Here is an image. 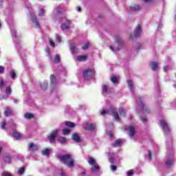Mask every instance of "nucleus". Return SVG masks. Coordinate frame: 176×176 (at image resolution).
I'll list each match as a JSON object with an SVG mask.
<instances>
[{
  "label": "nucleus",
  "instance_id": "1",
  "mask_svg": "<svg viewBox=\"0 0 176 176\" xmlns=\"http://www.w3.org/2000/svg\"><path fill=\"white\" fill-rule=\"evenodd\" d=\"M58 158L60 160V162H63L66 166H68L69 167H74V158H72V155L67 154L65 155H58Z\"/></svg>",
  "mask_w": 176,
  "mask_h": 176
},
{
  "label": "nucleus",
  "instance_id": "2",
  "mask_svg": "<svg viewBox=\"0 0 176 176\" xmlns=\"http://www.w3.org/2000/svg\"><path fill=\"white\" fill-rule=\"evenodd\" d=\"M100 115H102V116H105V115H112L116 120H120V118H119V114L118 113V111H116V109L115 108H111L109 110L103 109L100 111Z\"/></svg>",
  "mask_w": 176,
  "mask_h": 176
},
{
  "label": "nucleus",
  "instance_id": "3",
  "mask_svg": "<svg viewBox=\"0 0 176 176\" xmlns=\"http://www.w3.org/2000/svg\"><path fill=\"white\" fill-rule=\"evenodd\" d=\"M88 163L91 166H93L91 168L92 173H98V171H100V166H98V164H97V162H96V160L93 157H89L88 160Z\"/></svg>",
  "mask_w": 176,
  "mask_h": 176
},
{
  "label": "nucleus",
  "instance_id": "4",
  "mask_svg": "<svg viewBox=\"0 0 176 176\" xmlns=\"http://www.w3.org/2000/svg\"><path fill=\"white\" fill-rule=\"evenodd\" d=\"M94 74H96V72L93 69H89L85 70L83 72L84 78L86 80L91 79V78L94 76Z\"/></svg>",
  "mask_w": 176,
  "mask_h": 176
},
{
  "label": "nucleus",
  "instance_id": "5",
  "mask_svg": "<svg viewBox=\"0 0 176 176\" xmlns=\"http://www.w3.org/2000/svg\"><path fill=\"white\" fill-rule=\"evenodd\" d=\"M123 44V41L121 39H119L116 44L110 46V49L112 52H118V50H120V47H122V45Z\"/></svg>",
  "mask_w": 176,
  "mask_h": 176
},
{
  "label": "nucleus",
  "instance_id": "6",
  "mask_svg": "<svg viewBox=\"0 0 176 176\" xmlns=\"http://www.w3.org/2000/svg\"><path fill=\"white\" fill-rule=\"evenodd\" d=\"M137 102L138 104H139V107L142 109V113H149V110H148V108H146V107L144 105V103H142V100H141V98H138Z\"/></svg>",
  "mask_w": 176,
  "mask_h": 176
},
{
  "label": "nucleus",
  "instance_id": "7",
  "mask_svg": "<svg viewBox=\"0 0 176 176\" xmlns=\"http://www.w3.org/2000/svg\"><path fill=\"white\" fill-rule=\"evenodd\" d=\"M160 122L162 127L163 128L164 132L166 134H168V133H170V127L168 126V124H167L166 120H164V119H162L160 120Z\"/></svg>",
  "mask_w": 176,
  "mask_h": 176
},
{
  "label": "nucleus",
  "instance_id": "8",
  "mask_svg": "<svg viewBox=\"0 0 176 176\" xmlns=\"http://www.w3.org/2000/svg\"><path fill=\"white\" fill-rule=\"evenodd\" d=\"M57 134H58V131L54 130L48 136V140H50V142H51V144H53V142L56 141V137H57Z\"/></svg>",
  "mask_w": 176,
  "mask_h": 176
},
{
  "label": "nucleus",
  "instance_id": "9",
  "mask_svg": "<svg viewBox=\"0 0 176 176\" xmlns=\"http://www.w3.org/2000/svg\"><path fill=\"white\" fill-rule=\"evenodd\" d=\"M83 128L85 130H89L90 131H91L96 129V124H90V123H85L83 124Z\"/></svg>",
  "mask_w": 176,
  "mask_h": 176
},
{
  "label": "nucleus",
  "instance_id": "10",
  "mask_svg": "<svg viewBox=\"0 0 176 176\" xmlns=\"http://www.w3.org/2000/svg\"><path fill=\"white\" fill-rule=\"evenodd\" d=\"M125 130H128L129 131V134L131 138H133V137L135 134V130L134 129V126H130L129 127V129L126 128Z\"/></svg>",
  "mask_w": 176,
  "mask_h": 176
},
{
  "label": "nucleus",
  "instance_id": "11",
  "mask_svg": "<svg viewBox=\"0 0 176 176\" xmlns=\"http://www.w3.org/2000/svg\"><path fill=\"white\" fill-rule=\"evenodd\" d=\"M29 151H38L39 149V146L34 143H30L28 146Z\"/></svg>",
  "mask_w": 176,
  "mask_h": 176
},
{
  "label": "nucleus",
  "instance_id": "12",
  "mask_svg": "<svg viewBox=\"0 0 176 176\" xmlns=\"http://www.w3.org/2000/svg\"><path fill=\"white\" fill-rule=\"evenodd\" d=\"M141 32H142V29L141 28V25H138L135 30V36H140Z\"/></svg>",
  "mask_w": 176,
  "mask_h": 176
},
{
  "label": "nucleus",
  "instance_id": "13",
  "mask_svg": "<svg viewBox=\"0 0 176 176\" xmlns=\"http://www.w3.org/2000/svg\"><path fill=\"white\" fill-rule=\"evenodd\" d=\"M72 140L75 141V142H80L82 140L80 139V136L78 133H73Z\"/></svg>",
  "mask_w": 176,
  "mask_h": 176
},
{
  "label": "nucleus",
  "instance_id": "14",
  "mask_svg": "<svg viewBox=\"0 0 176 176\" xmlns=\"http://www.w3.org/2000/svg\"><path fill=\"white\" fill-rule=\"evenodd\" d=\"M66 23H63L61 25L62 30H68L69 28V25H71V22L67 19H65Z\"/></svg>",
  "mask_w": 176,
  "mask_h": 176
},
{
  "label": "nucleus",
  "instance_id": "15",
  "mask_svg": "<svg viewBox=\"0 0 176 176\" xmlns=\"http://www.w3.org/2000/svg\"><path fill=\"white\" fill-rule=\"evenodd\" d=\"M76 61H86L87 60V55H80L76 58Z\"/></svg>",
  "mask_w": 176,
  "mask_h": 176
},
{
  "label": "nucleus",
  "instance_id": "16",
  "mask_svg": "<svg viewBox=\"0 0 176 176\" xmlns=\"http://www.w3.org/2000/svg\"><path fill=\"white\" fill-rule=\"evenodd\" d=\"M102 92L104 96H107V94H109L111 93V89L108 88V86L103 85L102 86Z\"/></svg>",
  "mask_w": 176,
  "mask_h": 176
},
{
  "label": "nucleus",
  "instance_id": "17",
  "mask_svg": "<svg viewBox=\"0 0 176 176\" xmlns=\"http://www.w3.org/2000/svg\"><path fill=\"white\" fill-rule=\"evenodd\" d=\"M151 66L153 71H157V69L159 68V63H157V62H151Z\"/></svg>",
  "mask_w": 176,
  "mask_h": 176
},
{
  "label": "nucleus",
  "instance_id": "18",
  "mask_svg": "<svg viewBox=\"0 0 176 176\" xmlns=\"http://www.w3.org/2000/svg\"><path fill=\"white\" fill-rule=\"evenodd\" d=\"M123 144V140L118 139L113 144V146L116 147V146H120Z\"/></svg>",
  "mask_w": 176,
  "mask_h": 176
},
{
  "label": "nucleus",
  "instance_id": "19",
  "mask_svg": "<svg viewBox=\"0 0 176 176\" xmlns=\"http://www.w3.org/2000/svg\"><path fill=\"white\" fill-rule=\"evenodd\" d=\"M70 50L73 54L78 52V48H76V46H75L74 44L70 45Z\"/></svg>",
  "mask_w": 176,
  "mask_h": 176
},
{
  "label": "nucleus",
  "instance_id": "20",
  "mask_svg": "<svg viewBox=\"0 0 176 176\" xmlns=\"http://www.w3.org/2000/svg\"><path fill=\"white\" fill-rule=\"evenodd\" d=\"M32 20L33 22V24L34 25L36 28H39V23H38V21L36 20V18L32 15Z\"/></svg>",
  "mask_w": 176,
  "mask_h": 176
},
{
  "label": "nucleus",
  "instance_id": "21",
  "mask_svg": "<svg viewBox=\"0 0 176 176\" xmlns=\"http://www.w3.org/2000/svg\"><path fill=\"white\" fill-rule=\"evenodd\" d=\"M12 113H13V111L9 107H6V111H4L5 116H10Z\"/></svg>",
  "mask_w": 176,
  "mask_h": 176
},
{
  "label": "nucleus",
  "instance_id": "22",
  "mask_svg": "<svg viewBox=\"0 0 176 176\" xmlns=\"http://www.w3.org/2000/svg\"><path fill=\"white\" fill-rule=\"evenodd\" d=\"M12 137L14 138H16V140H20V138H21V134H20L19 132L14 131L13 132Z\"/></svg>",
  "mask_w": 176,
  "mask_h": 176
},
{
  "label": "nucleus",
  "instance_id": "23",
  "mask_svg": "<svg viewBox=\"0 0 176 176\" xmlns=\"http://www.w3.org/2000/svg\"><path fill=\"white\" fill-rule=\"evenodd\" d=\"M119 79H120V78L118 76H112L111 78V80L113 83H118V82H119Z\"/></svg>",
  "mask_w": 176,
  "mask_h": 176
},
{
  "label": "nucleus",
  "instance_id": "24",
  "mask_svg": "<svg viewBox=\"0 0 176 176\" xmlns=\"http://www.w3.org/2000/svg\"><path fill=\"white\" fill-rule=\"evenodd\" d=\"M58 141L60 143V144H65L67 142V139L65 137H59L58 138Z\"/></svg>",
  "mask_w": 176,
  "mask_h": 176
},
{
  "label": "nucleus",
  "instance_id": "25",
  "mask_svg": "<svg viewBox=\"0 0 176 176\" xmlns=\"http://www.w3.org/2000/svg\"><path fill=\"white\" fill-rule=\"evenodd\" d=\"M173 163H174V161H173V159H168L166 161V166L168 168L171 167L173 166Z\"/></svg>",
  "mask_w": 176,
  "mask_h": 176
},
{
  "label": "nucleus",
  "instance_id": "26",
  "mask_svg": "<svg viewBox=\"0 0 176 176\" xmlns=\"http://www.w3.org/2000/svg\"><path fill=\"white\" fill-rule=\"evenodd\" d=\"M50 153V150H49L48 148H45V149L43 150V151H42V154L44 156H49Z\"/></svg>",
  "mask_w": 176,
  "mask_h": 176
},
{
  "label": "nucleus",
  "instance_id": "27",
  "mask_svg": "<svg viewBox=\"0 0 176 176\" xmlns=\"http://www.w3.org/2000/svg\"><path fill=\"white\" fill-rule=\"evenodd\" d=\"M127 83L131 91H133V81L131 80H127Z\"/></svg>",
  "mask_w": 176,
  "mask_h": 176
},
{
  "label": "nucleus",
  "instance_id": "28",
  "mask_svg": "<svg viewBox=\"0 0 176 176\" xmlns=\"http://www.w3.org/2000/svg\"><path fill=\"white\" fill-rule=\"evenodd\" d=\"M115 157V154L114 153H109V160L110 163H113V158Z\"/></svg>",
  "mask_w": 176,
  "mask_h": 176
},
{
  "label": "nucleus",
  "instance_id": "29",
  "mask_svg": "<svg viewBox=\"0 0 176 176\" xmlns=\"http://www.w3.org/2000/svg\"><path fill=\"white\" fill-rule=\"evenodd\" d=\"M34 118V114L30 113H26L25 114V119H32Z\"/></svg>",
  "mask_w": 176,
  "mask_h": 176
},
{
  "label": "nucleus",
  "instance_id": "30",
  "mask_svg": "<svg viewBox=\"0 0 176 176\" xmlns=\"http://www.w3.org/2000/svg\"><path fill=\"white\" fill-rule=\"evenodd\" d=\"M65 125L67 126V127H75V124L71 122H66Z\"/></svg>",
  "mask_w": 176,
  "mask_h": 176
},
{
  "label": "nucleus",
  "instance_id": "31",
  "mask_svg": "<svg viewBox=\"0 0 176 176\" xmlns=\"http://www.w3.org/2000/svg\"><path fill=\"white\" fill-rule=\"evenodd\" d=\"M10 75L12 79H14V78H16V72H14V70H11L10 72Z\"/></svg>",
  "mask_w": 176,
  "mask_h": 176
},
{
  "label": "nucleus",
  "instance_id": "32",
  "mask_svg": "<svg viewBox=\"0 0 176 176\" xmlns=\"http://www.w3.org/2000/svg\"><path fill=\"white\" fill-rule=\"evenodd\" d=\"M119 111L121 116H126V111L124 109H123V108H120Z\"/></svg>",
  "mask_w": 176,
  "mask_h": 176
},
{
  "label": "nucleus",
  "instance_id": "33",
  "mask_svg": "<svg viewBox=\"0 0 176 176\" xmlns=\"http://www.w3.org/2000/svg\"><path fill=\"white\" fill-rule=\"evenodd\" d=\"M56 13H63V12H65V10H63V7H59L56 8Z\"/></svg>",
  "mask_w": 176,
  "mask_h": 176
},
{
  "label": "nucleus",
  "instance_id": "34",
  "mask_svg": "<svg viewBox=\"0 0 176 176\" xmlns=\"http://www.w3.org/2000/svg\"><path fill=\"white\" fill-rule=\"evenodd\" d=\"M131 10H140V6L135 5L131 8Z\"/></svg>",
  "mask_w": 176,
  "mask_h": 176
},
{
  "label": "nucleus",
  "instance_id": "35",
  "mask_svg": "<svg viewBox=\"0 0 176 176\" xmlns=\"http://www.w3.org/2000/svg\"><path fill=\"white\" fill-rule=\"evenodd\" d=\"M44 14H45V10H43V8L40 9L38 12V16H42Z\"/></svg>",
  "mask_w": 176,
  "mask_h": 176
},
{
  "label": "nucleus",
  "instance_id": "36",
  "mask_svg": "<svg viewBox=\"0 0 176 176\" xmlns=\"http://www.w3.org/2000/svg\"><path fill=\"white\" fill-rule=\"evenodd\" d=\"M70 131H70L69 129H63V135H66L67 134H69Z\"/></svg>",
  "mask_w": 176,
  "mask_h": 176
},
{
  "label": "nucleus",
  "instance_id": "37",
  "mask_svg": "<svg viewBox=\"0 0 176 176\" xmlns=\"http://www.w3.org/2000/svg\"><path fill=\"white\" fill-rule=\"evenodd\" d=\"M5 87V82L3 80H0V90H2V88Z\"/></svg>",
  "mask_w": 176,
  "mask_h": 176
},
{
  "label": "nucleus",
  "instance_id": "38",
  "mask_svg": "<svg viewBox=\"0 0 176 176\" xmlns=\"http://www.w3.org/2000/svg\"><path fill=\"white\" fill-rule=\"evenodd\" d=\"M51 83H54L56 82V76L52 75L50 77Z\"/></svg>",
  "mask_w": 176,
  "mask_h": 176
},
{
  "label": "nucleus",
  "instance_id": "39",
  "mask_svg": "<svg viewBox=\"0 0 176 176\" xmlns=\"http://www.w3.org/2000/svg\"><path fill=\"white\" fill-rule=\"evenodd\" d=\"M90 46V44L89 43H85L82 46L83 50H86V49H89V47Z\"/></svg>",
  "mask_w": 176,
  "mask_h": 176
},
{
  "label": "nucleus",
  "instance_id": "40",
  "mask_svg": "<svg viewBox=\"0 0 176 176\" xmlns=\"http://www.w3.org/2000/svg\"><path fill=\"white\" fill-rule=\"evenodd\" d=\"M54 63H60V56L56 55L54 58Z\"/></svg>",
  "mask_w": 176,
  "mask_h": 176
},
{
  "label": "nucleus",
  "instance_id": "41",
  "mask_svg": "<svg viewBox=\"0 0 176 176\" xmlns=\"http://www.w3.org/2000/svg\"><path fill=\"white\" fill-rule=\"evenodd\" d=\"M56 39L58 43H60V42H61V37L58 34H56Z\"/></svg>",
  "mask_w": 176,
  "mask_h": 176
},
{
  "label": "nucleus",
  "instance_id": "42",
  "mask_svg": "<svg viewBox=\"0 0 176 176\" xmlns=\"http://www.w3.org/2000/svg\"><path fill=\"white\" fill-rule=\"evenodd\" d=\"M6 91L7 94H10L12 93V89H10V87H8L6 89Z\"/></svg>",
  "mask_w": 176,
  "mask_h": 176
},
{
  "label": "nucleus",
  "instance_id": "43",
  "mask_svg": "<svg viewBox=\"0 0 176 176\" xmlns=\"http://www.w3.org/2000/svg\"><path fill=\"white\" fill-rule=\"evenodd\" d=\"M5 162H6V163H10V157L7 156L4 158Z\"/></svg>",
  "mask_w": 176,
  "mask_h": 176
},
{
  "label": "nucleus",
  "instance_id": "44",
  "mask_svg": "<svg viewBox=\"0 0 176 176\" xmlns=\"http://www.w3.org/2000/svg\"><path fill=\"white\" fill-rule=\"evenodd\" d=\"M24 171H25L24 168H19V175H21V174H23V173H24Z\"/></svg>",
  "mask_w": 176,
  "mask_h": 176
},
{
  "label": "nucleus",
  "instance_id": "45",
  "mask_svg": "<svg viewBox=\"0 0 176 176\" xmlns=\"http://www.w3.org/2000/svg\"><path fill=\"white\" fill-rule=\"evenodd\" d=\"M1 129H5V126H6V122H3L0 124Z\"/></svg>",
  "mask_w": 176,
  "mask_h": 176
},
{
  "label": "nucleus",
  "instance_id": "46",
  "mask_svg": "<svg viewBox=\"0 0 176 176\" xmlns=\"http://www.w3.org/2000/svg\"><path fill=\"white\" fill-rule=\"evenodd\" d=\"M1 176H13L11 173H2Z\"/></svg>",
  "mask_w": 176,
  "mask_h": 176
},
{
  "label": "nucleus",
  "instance_id": "47",
  "mask_svg": "<svg viewBox=\"0 0 176 176\" xmlns=\"http://www.w3.org/2000/svg\"><path fill=\"white\" fill-rule=\"evenodd\" d=\"M16 30H14L12 31V36H14V41L16 42Z\"/></svg>",
  "mask_w": 176,
  "mask_h": 176
},
{
  "label": "nucleus",
  "instance_id": "48",
  "mask_svg": "<svg viewBox=\"0 0 176 176\" xmlns=\"http://www.w3.org/2000/svg\"><path fill=\"white\" fill-rule=\"evenodd\" d=\"M140 120L142 122H143V123H145L147 121L146 118L142 116L140 117Z\"/></svg>",
  "mask_w": 176,
  "mask_h": 176
},
{
  "label": "nucleus",
  "instance_id": "49",
  "mask_svg": "<svg viewBox=\"0 0 176 176\" xmlns=\"http://www.w3.org/2000/svg\"><path fill=\"white\" fill-rule=\"evenodd\" d=\"M50 41V44L51 45V46H52V47H54V42H53V40H52L51 38L49 39Z\"/></svg>",
  "mask_w": 176,
  "mask_h": 176
},
{
  "label": "nucleus",
  "instance_id": "50",
  "mask_svg": "<svg viewBox=\"0 0 176 176\" xmlns=\"http://www.w3.org/2000/svg\"><path fill=\"white\" fill-rule=\"evenodd\" d=\"M148 160H151V159H152V153L151 152V151H148Z\"/></svg>",
  "mask_w": 176,
  "mask_h": 176
},
{
  "label": "nucleus",
  "instance_id": "51",
  "mask_svg": "<svg viewBox=\"0 0 176 176\" xmlns=\"http://www.w3.org/2000/svg\"><path fill=\"white\" fill-rule=\"evenodd\" d=\"M111 169L112 170V171H116V166L111 165Z\"/></svg>",
  "mask_w": 176,
  "mask_h": 176
},
{
  "label": "nucleus",
  "instance_id": "52",
  "mask_svg": "<svg viewBox=\"0 0 176 176\" xmlns=\"http://www.w3.org/2000/svg\"><path fill=\"white\" fill-rule=\"evenodd\" d=\"M47 87V82H44V87L43 85H41V88L45 90Z\"/></svg>",
  "mask_w": 176,
  "mask_h": 176
},
{
  "label": "nucleus",
  "instance_id": "53",
  "mask_svg": "<svg viewBox=\"0 0 176 176\" xmlns=\"http://www.w3.org/2000/svg\"><path fill=\"white\" fill-rule=\"evenodd\" d=\"M4 71H5V68L2 66H0V74H3Z\"/></svg>",
  "mask_w": 176,
  "mask_h": 176
},
{
  "label": "nucleus",
  "instance_id": "54",
  "mask_svg": "<svg viewBox=\"0 0 176 176\" xmlns=\"http://www.w3.org/2000/svg\"><path fill=\"white\" fill-rule=\"evenodd\" d=\"M127 175L128 176H131L133 175V170H130L127 172Z\"/></svg>",
  "mask_w": 176,
  "mask_h": 176
},
{
  "label": "nucleus",
  "instance_id": "55",
  "mask_svg": "<svg viewBox=\"0 0 176 176\" xmlns=\"http://www.w3.org/2000/svg\"><path fill=\"white\" fill-rule=\"evenodd\" d=\"M164 71L165 72H167V71H168V67L164 66Z\"/></svg>",
  "mask_w": 176,
  "mask_h": 176
},
{
  "label": "nucleus",
  "instance_id": "56",
  "mask_svg": "<svg viewBox=\"0 0 176 176\" xmlns=\"http://www.w3.org/2000/svg\"><path fill=\"white\" fill-rule=\"evenodd\" d=\"M77 12H81L80 7H76Z\"/></svg>",
  "mask_w": 176,
  "mask_h": 176
},
{
  "label": "nucleus",
  "instance_id": "57",
  "mask_svg": "<svg viewBox=\"0 0 176 176\" xmlns=\"http://www.w3.org/2000/svg\"><path fill=\"white\" fill-rule=\"evenodd\" d=\"M3 98H5L3 97V96L0 95V100H3Z\"/></svg>",
  "mask_w": 176,
  "mask_h": 176
},
{
  "label": "nucleus",
  "instance_id": "58",
  "mask_svg": "<svg viewBox=\"0 0 176 176\" xmlns=\"http://www.w3.org/2000/svg\"><path fill=\"white\" fill-rule=\"evenodd\" d=\"M60 175L64 176V171L62 170V172L60 173Z\"/></svg>",
  "mask_w": 176,
  "mask_h": 176
},
{
  "label": "nucleus",
  "instance_id": "59",
  "mask_svg": "<svg viewBox=\"0 0 176 176\" xmlns=\"http://www.w3.org/2000/svg\"><path fill=\"white\" fill-rule=\"evenodd\" d=\"M109 138H112V136H113V135L112 133H109Z\"/></svg>",
  "mask_w": 176,
  "mask_h": 176
},
{
  "label": "nucleus",
  "instance_id": "60",
  "mask_svg": "<svg viewBox=\"0 0 176 176\" xmlns=\"http://www.w3.org/2000/svg\"><path fill=\"white\" fill-rule=\"evenodd\" d=\"M45 52H47V53H49V48H47V49L45 50Z\"/></svg>",
  "mask_w": 176,
  "mask_h": 176
},
{
  "label": "nucleus",
  "instance_id": "61",
  "mask_svg": "<svg viewBox=\"0 0 176 176\" xmlns=\"http://www.w3.org/2000/svg\"><path fill=\"white\" fill-rule=\"evenodd\" d=\"M17 101H18V100H17L16 99H14V102H17Z\"/></svg>",
  "mask_w": 176,
  "mask_h": 176
},
{
  "label": "nucleus",
  "instance_id": "62",
  "mask_svg": "<svg viewBox=\"0 0 176 176\" xmlns=\"http://www.w3.org/2000/svg\"><path fill=\"white\" fill-rule=\"evenodd\" d=\"M2 152V147H0V153Z\"/></svg>",
  "mask_w": 176,
  "mask_h": 176
},
{
  "label": "nucleus",
  "instance_id": "63",
  "mask_svg": "<svg viewBox=\"0 0 176 176\" xmlns=\"http://www.w3.org/2000/svg\"><path fill=\"white\" fill-rule=\"evenodd\" d=\"M0 5H2V0H0Z\"/></svg>",
  "mask_w": 176,
  "mask_h": 176
},
{
  "label": "nucleus",
  "instance_id": "64",
  "mask_svg": "<svg viewBox=\"0 0 176 176\" xmlns=\"http://www.w3.org/2000/svg\"><path fill=\"white\" fill-rule=\"evenodd\" d=\"M144 1H146V2H148V1H151V0H144Z\"/></svg>",
  "mask_w": 176,
  "mask_h": 176
}]
</instances>
